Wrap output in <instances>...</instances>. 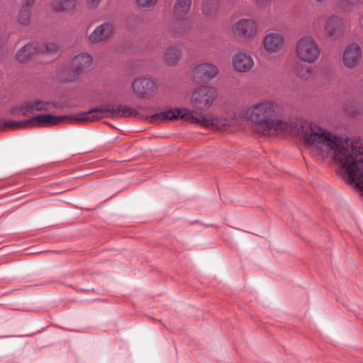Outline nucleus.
Here are the masks:
<instances>
[{"label": "nucleus", "mask_w": 363, "mask_h": 363, "mask_svg": "<svg viewBox=\"0 0 363 363\" xmlns=\"http://www.w3.org/2000/svg\"><path fill=\"white\" fill-rule=\"evenodd\" d=\"M219 74L218 67L210 62H203L194 67L191 75L193 80L208 82Z\"/></svg>", "instance_id": "9b49d317"}, {"label": "nucleus", "mask_w": 363, "mask_h": 363, "mask_svg": "<svg viewBox=\"0 0 363 363\" xmlns=\"http://www.w3.org/2000/svg\"><path fill=\"white\" fill-rule=\"evenodd\" d=\"M78 4V0H51L52 10L57 13H73Z\"/></svg>", "instance_id": "a211bd4d"}, {"label": "nucleus", "mask_w": 363, "mask_h": 363, "mask_svg": "<svg viewBox=\"0 0 363 363\" xmlns=\"http://www.w3.org/2000/svg\"><path fill=\"white\" fill-rule=\"evenodd\" d=\"M262 44L267 54L273 55L283 49L285 40L283 35L280 33L269 32L264 36Z\"/></svg>", "instance_id": "4468645a"}, {"label": "nucleus", "mask_w": 363, "mask_h": 363, "mask_svg": "<svg viewBox=\"0 0 363 363\" xmlns=\"http://www.w3.org/2000/svg\"><path fill=\"white\" fill-rule=\"evenodd\" d=\"M280 110L275 101L264 99L248 106L244 117L263 135L301 136L311 152L334 159L345 182L363 198V140H345L314 123L282 117Z\"/></svg>", "instance_id": "f257e3e1"}, {"label": "nucleus", "mask_w": 363, "mask_h": 363, "mask_svg": "<svg viewBox=\"0 0 363 363\" xmlns=\"http://www.w3.org/2000/svg\"><path fill=\"white\" fill-rule=\"evenodd\" d=\"M35 1L36 0H22V4L25 6L30 7L35 4Z\"/></svg>", "instance_id": "c85d7f7f"}, {"label": "nucleus", "mask_w": 363, "mask_h": 363, "mask_svg": "<svg viewBox=\"0 0 363 363\" xmlns=\"http://www.w3.org/2000/svg\"><path fill=\"white\" fill-rule=\"evenodd\" d=\"M296 76L302 82H308L315 75V71L312 66L302 65L295 70Z\"/></svg>", "instance_id": "4be33fe9"}, {"label": "nucleus", "mask_w": 363, "mask_h": 363, "mask_svg": "<svg viewBox=\"0 0 363 363\" xmlns=\"http://www.w3.org/2000/svg\"><path fill=\"white\" fill-rule=\"evenodd\" d=\"M1 43V40H0V44Z\"/></svg>", "instance_id": "7c9ffc66"}, {"label": "nucleus", "mask_w": 363, "mask_h": 363, "mask_svg": "<svg viewBox=\"0 0 363 363\" xmlns=\"http://www.w3.org/2000/svg\"><path fill=\"white\" fill-rule=\"evenodd\" d=\"M0 125L4 128L19 129L28 126V119L20 121H15L13 120H1L0 121Z\"/></svg>", "instance_id": "5701e85b"}, {"label": "nucleus", "mask_w": 363, "mask_h": 363, "mask_svg": "<svg viewBox=\"0 0 363 363\" xmlns=\"http://www.w3.org/2000/svg\"><path fill=\"white\" fill-rule=\"evenodd\" d=\"M92 64V57L82 52L74 56L69 62V70L64 72L63 80L67 82L76 81L79 74Z\"/></svg>", "instance_id": "0eeeda50"}, {"label": "nucleus", "mask_w": 363, "mask_h": 363, "mask_svg": "<svg viewBox=\"0 0 363 363\" xmlns=\"http://www.w3.org/2000/svg\"><path fill=\"white\" fill-rule=\"evenodd\" d=\"M233 70L238 73L250 72L255 66V61L250 53L240 50L233 54L231 59Z\"/></svg>", "instance_id": "ddd939ff"}, {"label": "nucleus", "mask_w": 363, "mask_h": 363, "mask_svg": "<svg viewBox=\"0 0 363 363\" xmlns=\"http://www.w3.org/2000/svg\"><path fill=\"white\" fill-rule=\"evenodd\" d=\"M158 0H136L137 5L142 9H150L154 7Z\"/></svg>", "instance_id": "a878e982"}, {"label": "nucleus", "mask_w": 363, "mask_h": 363, "mask_svg": "<svg viewBox=\"0 0 363 363\" xmlns=\"http://www.w3.org/2000/svg\"><path fill=\"white\" fill-rule=\"evenodd\" d=\"M102 0H86V4L89 9H96L100 5Z\"/></svg>", "instance_id": "bb28decb"}, {"label": "nucleus", "mask_w": 363, "mask_h": 363, "mask_svg": "<svg viewBox=\"0 0 363 363\" xmlns=\"http://www.w3.org/2000/svg\"><path fill=\"white\" fill-rule=\"evenodd\" d=\"M362 57V50L357 43L348 44L342 53V64L350 69L357 67Z\"/></svg>", "instance_id": "f8f14e48"}, {"label": "nucleus", "mask_w": 363, "mask_h": 363, "mask_svg": "<svg viewBox=\"0 0 363 363\" xmlns=\"http://www.w3.org/2000/svg\"><path fill=\"white\" fill-rule=\"evenodd\" d=\"M218 93L213 86L202 84L191 91L189 98V104L196 110L211 107L216 100Z\"/></svg>", "instance_id": "39448f33"}, {"label": "nucleus", "mask_w": 363, "mask_h": 363, "mask_svg": "<svg viewBox=\"0 0 363 363\" xmlns=\"http://www.w3.org/2000/svg\"><path fill=\"white\" fill-rule=\"evenodd\" d=\"M192 0H176L173 6V12L177 19L183 20L189 13Z\"/></svg>", "instance_id": "aec40b11"}, {"label": "nucleus", "mask_w": 363, "mask_h": 363, "mask_svg": "<svg viewBox=\"0 0 363 363\" xmlns=\"http://www.w3.org/2000/svg\"><path fill=\"white\" fill-rule=\"evenodd\" d=\"M139 114L136 109L129 106H116L113 104L106 103L99 107L91 108L87 112L79 114L77 120L82 122H92L101 118L102 117H138Z\"/></svg>", "instance_id": "7ed1b4c3"}, {"label": "nucleus", "mask_w": 363, "mask_h": 363, "mask_svg": "<svg viewBox=\"0 0 363 363\" xmlns=\"http://www.w3.org/2000/svg\"><path fill=\"white\" fill-rule=\"evenodd\" d=\"M184 47L182 44H172L167 47L162 53L163 62L169 66L178 65L182 60Z\"/></svg>", "instance_id": "dca6fc26"}, {"label": "nucleus", "mask_w": 363, "mask_h": 363, "mask_svg": "<svg viewBox=\"0 0 363 363\" xmlns=\"http://www.w3.org/2000/svg\"><path fill=\"white\" fill-rule=\"evenodd\" d=\"M41 51L38 48L37 43H28L16 52V57L18 62H26L30 60Z\"/></svg>", "instance_id": "6ab92c4d"}, {"label": "nucleus", "mask_w": 363, "mask_h": 363, "mask_svg": "<svg viewBox=\"0 0 363 363\" xmlns=\"http://www.w3.org/2000/svg\"><path fill=\"white\" fill-rule=\"evenodd\" d=\"M54 107L55 105L50 101L33 99L11 106L9 113L16 117H29L35 115L38 111H50Z\"/></svg>", "instance_id": "423d86ee"}, {"label": "nucleus", "mask_w": 363, "mask_h": 363, "mask_svg": "<svg viewBox=\"0 0 363 363\" xmlns=\"http://www.w3.org/2000/svg\"><path fill=\"white\" fill-rule=\"evenodd\" d=\"M259 7L265 6L271 0H252Z\"/></svg>", "instance_id": "cd10ccee"}, {"label": "nucleus", "mask_w": 363, "mask_h": 363, "mask_svg": "<svg viewBox=\"0 0 363 363\" xmlns=\"http://www.w3.org/2000/svg\"><path fill=\"white\" fill-rule=\"evenodd\" d=\"M296 57L306 63H314L320 56V47L312 35H303L296 42L295 45Z\"/></svg>", "instance_id": "20e7f679"}, {"label": "nucleus", "mask_w": 363, "mask_h": 363, "mask_svg": "<svg viewBox=\"0 0 363 363\" xmlns=\"http://www.w3.org/2000/svg\"><path fill=\"white\" fill-rule=\"evenodd\" d=\"M233 34L242 40H252L259 32L258 22L253 18H242L236 21L231 27Z\"/></svg>", "instance_id": "6e6552de"}, {"label": "nucleus", "mask_w": 363, "mask_h": 363, "mask_svg": "<svg viewBox=\"0 0 363 363\" xmlns=\"http://www.w3.org/2000/svg\"><path fill=\"white\" fill-rule=\"evenodd\" d=\"M181 119L191 124L203 128L225 130L235 123V114L226 112L215 114L211 112H203L201 110H192L188 108H175L152 115L151 122H161Z\"/></svg>", "instance_id": "f03ea898"}, {"label": "nucleus", "mask_w": 363, "mask_h": 363, "mask_svg": "<svg viewBox=\"0 0 363 363\" xmlns=\"http://www.w3.org/2000/svg\"><path fill=\"white\" fill-rule=\"evenodd\" d=\"M348 4H350V5H354L356 4L359 0H347Z\"/></svg>", "instance_id": "c756f323"}, {"label": "nucleus", "mask_w": 363, "mask_h": 363, "mask_svg": "<svg viewBox=\"0 0 363 363\" xmlns=\"http://www.w3.org/2000/svg\"><path fill=\"white\" fill-rule=\"evenodd\" d=\"M219 0H203L201 6L202 14L208 18H214L218 12Z\"/></svg>", "instance_id": "412c9836"}, {"label": "nucleus", "mask_w": 363, "mask_h": 363, "mask_svg": "<svg viewBox=\"0 0 363 363\" xmlns=\"http://www.w3.org/2000/svg\"><path fill=\"white\" fill-rule=\"evenodd\" d=\"M79 114L74 117L70 118L67 116H57L51 114H43L36 116H33L31 118L28 119V126H50L60 124L62 122L69 121L70 119H74L77 121H79L76 119Z\"/></svg>", "instance_id": "2eb2a0df"}, {"label": "nucleus", "mask_w": 363, "mask_h": 363, "mask_svg": "<svg viewBox=\"0 0 363 363\" xmlns=\"http://www.w3.org/2000/svg\"><path fill=\"white\" fill-rule=\"evenodd\" d=\"M157 84L152 78L138 77L131 84L133 94L138 98L147 99L153 97L157 91Z\"/></svg>", "instance_id": "1a4fd4ad"}, {"label": "nucleus", "mask_w": 363, "mask_h": 363, "mask_svg": "<svg viewBox=\"0 0 363 363\" xmlns=\"http://www.w3.org/2000/svg\"><path fill=\"white\" fill-rule=\"evenodd\" d=\"M116 30L115 23L106 21L95 27L88 35V40L91 44L103 43L108 41Z\"/></svg>", "instance_id": "9d476101"}, {"label": "nucleus", "mask_w": 363, "mask_h": 363, "mask_svg": "<svg viewBox=\"0 0 363 363\" xmlns=\"http://www.w3.org/2000/svg\"><path fill=\"white\" fill-rule=\"evenodd\" d=\"M37 47L39 50H42L39 51V54L54 55L59 50L58 45L54 42H47L45 44L37 43Z\"/></svg>", "instance_id": "b1692460"}, {"label": "nucleus", "mask_w": 363, "mask_h": 363, "mask_svg": "<svg viewBox=\"0 0 363 363\" xmlns=\"http://www.w3.org/2000/svg\"><path fill=\"white\" fill-rule=\"evenodd\" d=\"M342 25L343 21L340 16L337 15L329 16L324 26L325 36L332 40L336 39L341 31Z\"/></svg>", "instance_id": "f3484780"}, {"label": "nucleus", "mask_w": 363, "mask_h": 363, "mask_svg": "<svg viewBox=\"0 0 363 363\" xmlns=\"http://www.w3.org/2000/svg\"><path fill=\"white\" fill-rule=\"evenodd\" d=\"M31 12L29 9L23 7L17 15L18 23L23 26H28L30 23Z\"/></svg>", "instance_id": "393cba45"}]
</instances>
